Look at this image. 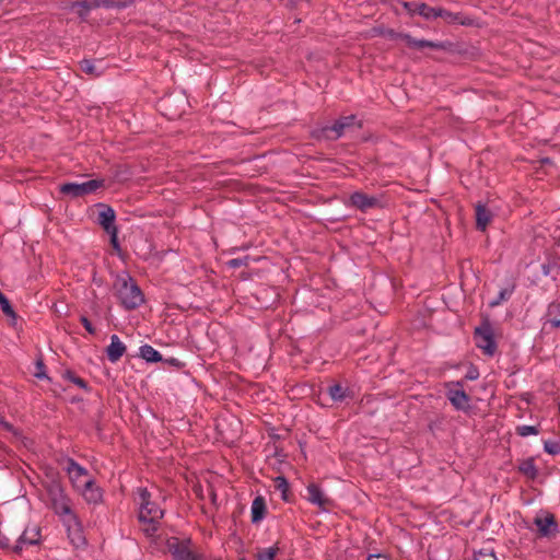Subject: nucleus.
Returning <instances> with one entry per match:
<instances>
[{
	"instance_id": "obj_40",
	"label": "nucleus",
	"mask_w": 560,
	"mask_h": 560,
	"mask_svg": "<svg viewBox=\"0 0 560 560\" xmlns=\"http://www.w3.org/2000/svg\"><path fill=\"white\" fill-rule=\"evenodd\" d=\"M45 364L42 359H38L36 361V372L34 373V376L37 378H48L46 372H45Z\"/></svg>"
},
{
	"instance_id": "obj_27",
	"label": "nucleus",
	"mask_w": 560,
	"mask_h": 560,
	"mask_svg": "<svg viewBox=\"0 0 560 560\" xmlns=\"http://www.w3.org/2000/svg\"><path fill=\"white\" fill-rule=\"evenodd\" d=\"M514 289H515L514 284L509 288L501 289L498 296L494 300L489 302V306L495 307V306H499L501 303L508 301L512 296Z\"/></svg>"
},
{
	"instance_id": "obj_18",
	"label": "nucleus",
	"mask_w": 560,
	"mask_h": 560,
	"mask_svg": "<svg viewBox=\"0 0 560 560\" xmlns=\"http://www.w3.org/2000/svg\"><path fill=\"white\" fill-rule=\"evenodd\" d=\"M84 499L89 503H98L102 501V490L96 486L93 479H86L81 487Z\"/></svg>"
},
{
	"instance_id": "obj_28",
	"label": "nucleus",
	"mask_w": 560,
	"mask_h": 560,
	"mask_svg": "<svg viewBox=\"0 0 560 560\" xmlns=\"http://www.w3.org/2000/svg\"><path fill=\"white\" fill-rule=\"evenodd\" d=\"M133 4V0H102V8L106 9H127Z\"/></svg>"
},
{
	"instance_id": "obj_39",
	"label": "nucleus",
	"mask_w": 560,
	"mask_h": 560,
	"mask_svg": "<svg viewBox=\"0 0 560 560\" xmlns=\"http://www.w3.org/2000/svg\"><path fill=\"white\" fill-rule=\"evenodd\" d=\"M404 40L409 47L423 49L424 48V40L425 39H416L410 34L404 36Z\"/></svg>"
},
{
	"instance_id": "obj_42",
	"label": "nucleus",
	"mask_w": 560,
	"mask_h": 560,
	"mask_svg": "<svg viewBox=\"0 0 560 560\" xmlns=\"http://www.w3.org/2000/svg\"><path fill=\"white\" fill-rule=\"evenodd\" d=\"M447 45L443 42H432V40H424V48H431L435 50H444L446 49Z\"/></svg>"
},
{
	"instance_id": "obj_49",
	"label": "nucleus",
	"mask_w": 560,
	"mask_h": 560,
	"mask_svg": "<svg viewBox=\"0 0 560 560\" xmlns=\"http://www.w3.org/2000/svg\"><path fill=\"white\" fill-rule=\"evenodd\" d=\"M541 268H542V273H544L545 276H550V275L552 273V272H551V271H552V269H555V266H551V265H549V264H544V265L541 266Z\"/></svg>"
},
{
	"instance_id": "obj_43",
	"label": "nucleus",
	"mask_w": 560,
	"mask_h": 560,
	"mask_svg": "<svg viewBox=\"0 0 560 560\" xmlns=\"http://www.w3.org/2000/svg\"><path fill=\"white\" fill-rule=\"evenodd\" d=\"M80 322L81 324L83 325V327L85 328V330L90 334V335H95L96 334V329L95 327L92 325V323L90 322V319L86 317V316H81L80 317Z\"/></svg>"
},
{
	"instance_id": "obj_6",
	"label": "nucleus",
	"mask_w": 560,
	"mask_h": 560,
	"mask_svg": "<svg viewBox=\"0 0 560 560\" xmlns=\"http://www.w3.org/2000/svg\"><path fill=\"white\" fill-rule=\"evenodd\" d=\"M348 205L361 212H368L370 209H383L386 207L384 195L370 196L361 190L352 192Z\"/></svg>"
},
{
	"instance_id": "obj_1",
	"label": "nucleus",
	"mask_w": 560,
	"mask_h": 560,
	"mask_svg": "<svg viewBox=\"0 0 560 560\" xmlns=\"http://www.w3.org/2000/svg\"><path fill=\"white\" fill-rule=\"evenodd\" d=\"M139 522L142 524V532L147 537H152L159 529L160 520L164 515V511L158 503L151 500V493L147 488H139Z\"/></svg>"
},
{
	"instance_id": "obj_10",
	"label": "nucleus",
	"mask_w": 560,
	"mask_h": 560,
	"mask_svg": "<svg viewBox=\"0 0 560 560\" xmlns=\"http://www.w3.org/2000/svg\"><path fill=\"white\" fill-rule=\"evenodd\" d=\"M346 127L341 124L339 119H337L330 126H324L320 128H316L312 131V137L316 140H329L334 141L339 139L346 131Z\"/></svg>"
},
{
	"instance_id": "obj_38",
	"label": "nucleus",
	"mask_w": 560,
	"mask_h": 560,
	"mask_svg": "<svg viewBox=\"0 0 560 560\" xmlns=\"http://www.w3.org/2000/svg\"><path fill=\"white\" fill-rule=\"evenodd\" d=\"M544 450L550 455H557L560 453V443L553 441H545Z\"/></svg>"
},
{
	"instance_id": "obj_19",
	"label": "nucleus",
	"mask_w": 560,
	"mask_h": 560,
	"mask_svg": "<svg viewBox=\"0 0 560 560\" xmlns=\"http://www.w3.org/2000/svg\"><path fill=\"white\" fill-rule=\"evenodd\" d=\"M441 18L450 24L470 25V19L464 18L460 13H454L443 8L436 7L435 19Z\"/></svg>"
},
{
	"instance_id": "obj_3",
	"label": "nucleus",
	"mask_w": 560,
	"mask_h": 560,
	"mask_svg": "<svg viewBox=\"0 0 560 560\" xmlns=\"http://www.w3.org/2000/svg\"><path fill=\"white\" fill-rule=\"evenodd\" d=\"M45 489L56 514L72 515L73 512L70 506V499L66 494L58 475L52 476L49 481L46 482Z\"/></svg>"
},
{
	"instance_id": "obj_48",
	"label": "nucleus",
	"mask_w": 560,
	"mask_h": 560,
	"mask_svg": "<svg viewBox=\"0 0 560 560\" xmlns=\"http://www.w3.org/2000/svg\"><path fill=\"white\" fill-rule=\"evenodd\" d=\"M90 7V10L102 8V0H86Z\"/></svg>"
},
{
	"instance_id": "obj_15",
	"label": "nucleus",
	"mask_w": 560,
	"mask_h": 560,
	"mask_svg": "<svg viewBox=\"0 0 560 560\" xmlns=\"http://www.w3.org/2000/svg\"><path fill=\"white\" fill-rule=\"evenodd\" d=\"M405 9L411 15L418 14L425 20H435V10L436 7H430L424 2H404Z\"/></svg>"
},
{
	"instance_id": "obj_26",
	"label": "nucleus",
	"mask_w": 560,
	"mask_h": 560,
	"mask_svg": "<svg viewBox=\"0 0 560 560\" xmlns=\"http://www.w3.org/2000/svg\"><path fill=\"white\" fill-rule=\"evenodd\" d=\"M275 488L281 492L283 501H289L290 485L284 476H278L275 478Z\"/></svg>"
},
{
	"instance_id": "obj_17",
	"label": "nucleus",
	"mask_w": 560,
	"mask_h": 560,
	"mask_svg": "<svg viewBox=\"0 0 560 560\" xmlns=\"http://www.w3.org/2000/svg\"><path fill=\"white\" fill-rule=\"evenodd\" d=\"M127 348L117 335L110 336V343L106 348L107 359L112 363H116L125 354Z\"/></svg>"
},
{
	"instance_id": "obj_47",
	"label": "nucleus",
	"mask_w": 560,
	"mask_h": 560,
	"mask_svg": "<svg viewBox=\"0 0 560 560\" xmlns=\"http://www.w3.org/2000/svg\"><path fill=\"white\" fill-rule=\"evenodd\" d=\"M246 259L247 258H234V259H231L228 265L231 267V268H240L242 266H245L246 265Z\"/></svg>"
},
{
	"instance_id": "obj_52",
	"label": "nucleus",
	"mask_w": 560,
	"mask_h": 560,
	"mask_svg": "<svg viewBox=\"0 0 560 560\" xmlns=\"http://www.w3.org/2000/svg\"><path fill=\"white\" fill-rule=\"evenodd\" d=\"M191 560H202V557L200 555H196Z\"/></svg>"
},
{
	"instance_id": "obj_37",
	"label": "nucleus",
	"mask_w": 560,
	"mask_h": 560,
	"mask_svg": "<svg viewBox=\"0 0 560 560\" xmlns=\"http://www.w3.org/2000/svg\"><path fill=\"white\" fill-rule=\"evenodd\" d=\"M0 427L12 433L15 438H20L21 436V432L15 429L10 422L5 421L4 417L0 413Z\"/></svg>"
},
{
	"instance_id": "obj_20",
	"label": "nucleus",
	"mask_w": 560,
	"mask_h": 560,
	"mask_svg": "<svg viewBox=\"0 0 560 560\" xmlns=\"http://www.w3.org/2000/svg\"><path fill=\"white\" fill-rule=\"evenodd\" d=\"M250 510H252L250 514H252V523L253 524H257L260 521H262L265 518L266 512H267L265 499L261 495L256 497L253 500Z\"/></svg>"
},
{
	"instance_id": "obj_29",
	"label": "nucleus",
	"mask_w": 560,
	"mask_h": 560,
	"mask_svg": "<svg viewBox=\"0 0 560 560\" xmlns=\"http://www.w3.org/2000/svg\"><path fill=\"white\" fill-rule=\"evenodd\" d=\"M279 551L280 548L278 547V545H275L272 547L259 550L256 558L257 560H275Z\"/></svg>"
},
{
	"instance_id": "obj_25",
	"label": "nucleus",
	"mask_w": 560,
	"mask_h": 560,
	"mask_svg": "<svg viewBox=\"0 0 560 560\" xmlns=\"http://www.w3.org/2000/svg\"><path fill=\"white\" fill-rule=\"evenodd\" d=\"M69 9L75 12L81 20H85L91 11L86 0L72 1Z\"/></svg>"
},
{
	"instance_id": "obj_31",
	"label": "nucleus",
	"mask_w": 560,
	"mask_h": 560,
	"mask_svg": "<svg viewBox=\"0 0 560 560\" xmlns=\"http://www.w3.org/2000/svg\"><path fill=\"white\" fill-rule=\"evenodd\" d=\"M63 377L78 385L80 388L88 390L89 384L85 380L79 377L74 372L67 370L63 374Z\"/></svg>"
},
{
	"instance_id": "obj_12",
	"label": "nucleus",
	"mask_w": 560,
	"mask_h": 560,
	"mask_svg": "<svg viewBox=\"0 0 560 560\" xmlns=\"http://www.w3.org/2000/svg\"><path fill=\"white\" fill-rule=\"evenodd\" d=\"M307 495L306 499L314 505L319 506L322 510L326 511L328 506L332 504V500L329 499L323 490L316 483H310L306 488Z\"/></svg>"
},
{
	"instance_id": "obj_16",
	"label": "nucleus",
	"mask_w": 560,
	"mask_h": 560,
	"mask_svg": "<svg viewBox=\"0 0 560 560\" xmlns=\"http://www.w3.org/2000/svg\"><path fill=\"white\" fill-rule=\"evenodd\" d=\"M475 217H476V229L478 231H485L487 226L490 224L493 218L492 211L483 203L478 202L475 206Z\"/></svg>"
},
{
	"instance_id": "obj_22",
	"label": "nucleus",
	"mask_w": 560,
	"mask_h": 560,
	"mask_svg": "<svg viewBox=\"0 0 560 560\" xmlns=\"http://www.w3.org/2000/svg\"><path fill=\"white\" fill-rule=\"evenodd\" d=\"M546 323H549L552 327H560V300L552 301L546 312Z\"/></svg>"
},
{
	"instance_id": "obj_7",
	"label": "nucleus",
	"mask_w": 560,
	"mask_h": 560,
	"mask_svg": "<svg viewBox=\"0 0 560 560\" xmlns=\"http://www.w3.org/2000/svg\"><path fill=\"white\" fill-rule=\"evenodd\" d=\"M452 385H455L458 388L450 387V385L447 384L446 385L448 387V389L446 392L447 399L451 401L452 406L456 410L467 411L470 408V405H469L470 398L466 394V392L463 389V383L456 382V383H452Z\"/></svg>"
},
{
	"instance_id": "obj_35",
	"label": "nucleus",
	"mask_w": 560,
	"mask_h": 560,
	"mask_svg": "<svg viewBox=\"0 0 560 560\" xmlns=\"http://www.w3.org/2000/svg\"><path fill=\"white\" fill-rule=\"evenodd\" d=\"M39 529H35L34 534L28 535L27 530H24L20 537V542H25L28 545H36L38 542Z\"/></svg>"
},
{
	"instance_id": "obj_50",
	"label": "nucleus",
	"mask_w": 560,
	"mask_h": 560,
	"mask_svg": "<svg viewBox=\"0 0 560 560\" xmlns=\"http://www.w3.org/2000/svg\"><path fill=\"white\" fill-rule=\"evenodd\" d=\"M366 560H388L387 557L383 553H374L370 555Z\"/></svg>"
},
{
	"instance_id": "obj_53",
	"label": "nucleus",
	"mask_w": 560,
	"mask_h": 560,
	"mask_svg": "<svg viewBox=\"0 0 560 560\" xmlns=\"http://www.w3.org/2000/svg\"><path fill=\"white\" fill-rule=\"evenodd\" d=\"M243 560H245V559H243Z\"/></svg>"
},
{
	"instance_id": "obj_8",
	"label": "nucleus",
	"mask_w": 560,
	"mask_h": 560,
	"mask_svg": "<svg viewBox=\"0 0 560 560\" xmlns=\"http://www.w3.org/2000/svg\"><path fill=\"white\" fill-rule=\"evenodd\" d=\"M190 540H180L177 537L167 539L166 547L174 560H191L197 553L189 549Z\"/></svg>"
},
{
	"instance_id": "obj_41",
	"label": "nucleus",
	"mask_w": 560,
	"mask_h": 560,
	"mask_svg": "<svg viewBox=\"0 0 560 560\" xmlns=\"http://www.w3.org/2000/svg\"><path fill=\"white\" fill-rule=\"evenodd\" d=\"M110 236V245L116 252H120V244L118 242V229H113V231L107 232Z\"/></svg>"
},
{
	"instance_id": "obj_23",
	"label": "nucleus",
	"mask_w": 560,
	"mask_h": 560,
	"mask_svg": "<svg viewBox=\"0 0 560 560\" xmlns=\"http://www.w3.org/2000/svg\"><path fill=\"white\" fill-rule=\"evenodd\" d=\"M328 395L334 401H343L347 398H351L352 395L350 390L346 387H342L340 384H334L328 386L327 388Z\"/></svg>"
},
{
	"instance_id": "obj_34",
	"label": "nucleus",
	"mask_w": 560,
	"mask_h": 560,
	"mask_svg": "<svg viewBox=\"0 0 560 560\" xmlns=\"http://www.w3.org/2000/svg\"><path fill=\"white\" fill-rule=\"evenodd\" d=\"M474 560H497V557L492 549L482 548L475 552Z\"/></svg>"
},
{
	"instance_id": "obj_45",
	"label": "nucleus",
	"mask_w": 560,
	"mask_h": 560,
	"mask_svg": "<svg viewBox=\"0 0 560 560\" xmlns=\"http://www.w3.org/2000/svg\"><path fill=\"white\" fill-rule=\"evenodd\" d=\"M162 362H164L165 364L167 365H171V366H174L176 369H182L185 366V363L179 361L178 359L176 358H167V359H163Z\"/></svg>"
},
{
	"instance_id": "obj_51",
	"label": "nucleus",
	"mask_w": 560,
	"mask_h": 560,
	"mask_svg": "<svg viewBox=\"0 0 560 560\" xmlns=\"http://www.w3.org/2000/svg\"><path fill=\"white\" fill-rule=\"evenodd\" d=\"M14 551H15L16 553H20V552L22 551V547H21V542H20V540H19V541H18V544L15 545V547H14Z\"/></svg>"
},
{
	"instance_id": "obj_9",
	"label": "nucleus",
	"mask_w": 560,
	"mask_h": 560,
	"mask_svg": "<svg viewBox=\"0 0 560 560\" xmlns=\"http://www.w3.org/2000/svg\"><path fill=\"white\" fill-rule=\"evenodd\" d=\"M66 467L65 470L67 471L69 479L71 480L74 488L81 489L83 486L84 480L89 479V471L79 465L73 458L66 457L65 459Z\"/></svg>"
},
{
	"instance_id": "obj_33",
	"label": "nucleus",
	"mask_w": 560,
	"mask_h": 560,
	"mask_svg": "<svg viewBox=\"0 0 560 560\" xmlns=\"http://www.w3.org/2000/svg\"><path fill=\"white\" fill-rule=\"evenodd\" d=\"M540 432L539 427L537 425H518L516 428V434L520 436H528V435H536Z\"/></svg>"
},
{
	"instance_id": "obj_4",
	"label": "nucleus",
	"mask_w": 560,
	"mask_h": 560,
	"mask_svg": "<svg viewBox=\"0 0 560 560\" xmlns=\"http://www.w3.org/2000/svg\"><path fill=\"white\" fill-rule=\"evenodd\" d=\"M474 340L476 347L482 350L483 354L488 357L495 354L498 346L494 340L492 325L488 317L483 318L481 324L475 328Z\"/></svg>"
},
{
	"instance_id": "obj_46",
	"label": "nucleus",
	"mask_w": 560,
	"mask_h": 560,
	"mask_svg": "<svg viewBox=\"0 0 560 560\" xmlns=\"http://www.w3.org/2000/svg\"><path fill=\"white\" fill-rule=\"evenodd\" d=\"M479 377V371L478 369L475 366V365H471L466 375H465V378L468 380V381H475Z\"/></svg>"
},
{
	"instance_id": "obj_24",
	"label": "nucleus",
	"mask_w": 560,
	"mask_h": 560,
	"mask_svg": "<svg viewBox=\"0 0 560 560\" xmlns=\"http://www.w3.org/2000/svg\"><path fill=\"white\" fill-rule=\"evenodd\" d=\"M139 355L149 363H155L163 360L161 353L150 345H143L139 349Z\"/></svg>"
},
{
	"instance_id": "obj_21",
	"label": "nucleus",
	"mask_w": 560,
	"mask_h": 560,
	"mask_svg": "<svg viewBox=\"0 0 560 560\" xmlns=\"http://www.w3.org/2000/svg\"><path fill=\"white\" fill-rule=\"evenodd\" d=\"M517 470L520 474H522L523 476L530 480H535L538 476V468L535 465L534 457H528L520 460Z\"/></svg>"
},
{
	"instance_id": "obj_13",
	"label": "nucleus",
	"mask_w": 560,
	"mask_h": 560,
	"mask_svg": "<svg viewBox=\"0 0 560 560\" xmlns=\"http://www.w3.org/2000/svg\"><path fill=\"white\" fill-rule=\"evenodd\" d=\"M96 207L100 209L97 215V223L104 229V231L110 232L113 229H117L115 225L116 213L115 210L105 203H97Z\"/></svg>"
},
{
	"instance_id": "obj_44",
	"label": "nucleus",
	"mask_w": 560,
	"mask_h": 560,
	"mask_svg": "<svg viewBox=\"0 0 560 560\" xmlns=\"http://www.w3.org/2000/svg\"><path fill=\"white\" fill-rule=\"evenodd\" d=\"M384 35L386 37H388L389 39H402L404 40V36H406L407 34L405 33H397L396 31L392 30V28H388L384 32Z\"/></svg>"
},
{
	"instance_id": "obj_36",
	"label": "nucleus",
	"mask_w": 560,
	"mask_h": 560,
	"mask_svg": "<svg viewBox=\"0 0 560 560\" xmlns=\"http://www.w3.org/2000/svg\"><path fill=\"white\" fill-rule=\"evenodd\" d=\"M339 120L346 127V129H349V128L353 127L354 125H357V127L359 129L362 128V122L357 121L355 115L342 116L339 118Z\"/></svg>"
},
{
	"instance_id": "obj_11",
	"label": "nucleus",
	"mask_w": 560,
	"mask_h": 560,
	"mask_svg": "<svg viewBox=\"0 0 560 560\" xmlns=\"http://www.w3.org/2000/svg\"><path fill=\"white\" fill-rule=\"evenodd\" d=\"M534 524L537 526L538 534L541 537H553L559 532L556 517L551 513H547L545 517L536 516Z\"/></svg>"
},
{
	"instance_id": "obj_32",
	"label": "nucleus",
	"mask_w": 560,
	"mask_h": 560,
	"mask_svg": "<svg viewBox=\"0 0 560 560\" xmlns=\"http://www.w3.org/2000/svg\"><path fill=\"white\" fill-rule=\"evenodd\" d=\"M80 69L86 74H92L95 77L101 75V71H97L94 62L89 59H83L82 61H80Z\"/></svg>"
},
{
	"instance_id": "obj_30",
	"label": "nucleus",
	"mask_w": 560,
	"mask_h": 560,
	"mask_svg": "<svg viewBox=\"0 0 560 560\" xmlns=\"http://www.w3.org/2000/svg\"><path fill=\"white\" fill-rule=\"evenodd\" d=\"M0 308L10 318L16 319L18 315L13 310L9 299L4 294H0Z\"/></svg>"
},
{
	"instance_id": "obj_5",
	"label": "nucleus",
	"mask_w": 560,
	"mask_h": 560,
	"mask_svg": "<svg viewBox=\"0 0 560 560\" xmlns=\"http://www.w3.org/2000/svg\"><path fill=\"white\" fill-rule=\"evenodd\" d=\"M104 187V179H90L84 183H63L59 186V191L72 199L84 197L95 192Z\"/></svg>"
},
{
	"instance_id": "obj_14",
	"label": "nucleus",
	"mask_w": 560,
	"mask_h": 560,
	"mask_svg": "<svg viewBox=\"0 0 560 560\" xmlns=\"http://www.w3.org/2000/svg\"><path fill=\"white\" fill-rule=\"evenodd\" d=\"M72 524L67 525V532H68V538L70 539V542L75 547H82L86 545V539L83 535L82 526L74 513L72 515H68Z\"/></svg>"
},
{
	"instance_id": "obj_2",
	"label": "nucleus",
	"mask_w": 560,
	"mask_h": 560,
	"mask_svg": "<svg viewBox=\"0 0 560 560\" xmlns=\"http://www.w3.org/2000/svg\"><path fill=\"white\" fill-rule=\"evenodd\" d=\"M114 289L120 304L126 310H135L144 302L141 289L130 277L118 276L114 282Z\"/></svg>"
}]
</instances>
